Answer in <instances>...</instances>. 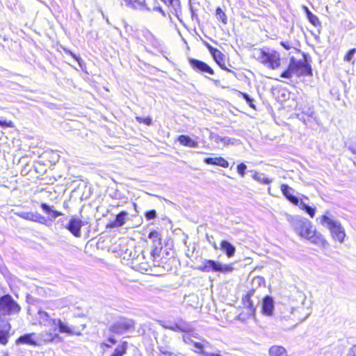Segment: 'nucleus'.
<instances>
[{
    "instance_id": "a211bd4d",
    "label": "nucleus",
    "mask_w": 356,
    "mask_h": 356,
    "mask_svg": "<svg viewBox=\"0 0 356 356\" xmlns=\"http://www.w3.org/2000/svg\"><path fill=\"white\" fill-rule=\"evenodd\" d=\"M4 324L0 329V343L6 345L8 342L9 332L11 329V325L8 322H3Z\"/></svg>"
},
{
    "instance_id": "58836bf2",
    "label": "nucleus",
    "mask_w": 356,
    "mask_h": 356,
    "mask_svg": "<svg viewBox=\"0 0 356 356\" xmlns=\"http://www.w3.org/2000/svg\"><path fill=\"white\" fill-rule=\"evenodd\" d=\"M247 169V166L245 163H241L237 165V172L238 173L243 177L245 174V170Z\"/></svg>"
},
{
    "instance_id": "0e129e2a",
    "label": "nucleus",
    "mask_w": 356,
    "mask_h": 356,
    "mask_svg": "<svg viewBox=\"0 0 356 356\" xmlns=\"http://www.w3.org/2000/svg\"><path fill=\"white\" fill-rule=\"evenodd\" d=\"M144 6V8H145V10H148V11H149V10H150V8H148L147 6Z\"/></svg>"
},
{
    "instance_id": "c9c22d12",
    "label": "nucleus",
    "mask_w": 356,
    "mask_h": 356,
    "mask_svg": "<svg viewBox=\"0 0 356 356\" xmlns=\"http://www.w3.org/2000/svg\"><path fill=\"white\" fill-rule=\"evenodd\" d=\"M309 22L314 25V26H318L321 25V22L317 16L314 15L312 13H309V15L307 17Z\"/></svg>"
},
{
    "instance_id": "8fccbe9b",
    "label": "nucleus",
    "mask_w": 356,
    "mask_h": 356,
    "mask_svg": "<svg viewBox=\"0 0 356 356\" xmlns=\"http://www.w3.org/2000/svg\"><path fill=\"white\" fill-rule=\"evenodd\" d=\"M348 149L353 154H356V146L350 145L348 147Z\"/></svg>"
},
{
    "instance_id": "6e6d98bb",
    "label": "nucleus",
    "mask_w": 356,
    "mask_h": 356,
    "mask_svg": "<svg viewBox=\"0 0 356 356\" xmlns=\"http://www.w3.org/2000/svg\"><path fill=\"white\" fill-rule=\"evenodd\" d=\"M206 77L207 78V76H206ZM208 79H209L211 81H212L216 86H218L220 85V80L219 79H211V78H209L208 77Z\"/></svg>"
},
{
    "instance_id": "f03ea898",
    "label": "nucleus",
    "mask_w": 356,
    "mask_h": 356,
    "mask_svg": "<svg viewBox=\"0 0 356 356\" xmlns=\"http://www.w3.org/2000/svg\"><path fill=\"white\" fill-rule=\"evenodd\" d=\"M312 74L311 65L304 54V59L297 60L293 56L290 58L289 64L286 70L281 74V77L291 79L293 75L296 77L309 76Z\"/></svg>"
},
{
    "instance_id": "c03bdc74",
    "label": "nucleus",
    "mask_w": 356,
    "mask_h": 356,
    "mask_svg": "<svg viewBox=\"0 0 356 356\" xmlns=\"http://www.w3.org/2000/svg\"><path fill=\"white\" fill-rule=\"evenodd\" d=\"M280 44L286 50H289L292 48L291 42L289 41H282Z\"/></svg>"
},
{
    "instance_id": "2f4dec72",
    "label": "nucleus",
    "mask_w": 356,
    "mask_h": 356,
    "mask_svg": "<svg viewBox=\"0 0 356 356\" xmlns=\"http://www.w3.org/2000/svg\"><path fill=\"white\" fill-rule=\"evenodd\" d=\"M160 325L165 329H168L174 332H180L177 324V321H175L174 323L160 321Z\"/></svg>"
},
{
    "instance_id": "680f3d73",
    "label": "nucleus",
    "mask_w": 356,
    "mask_h": 356,
    "mask_svg": "<svg viewBox=\"0 0 356 356\" xmlns=\"http://www.w3.org/2000/svg\"><path fill=\"white\" fill-rule=\"evenodd\" d=\"M136 2H138V4H140V5H143V2L145 1V0H136L135 1Z\"/></svg>"
},
{
    "instance_id": "aec40b11",
    "label": "nucleus",
    "mask_w": 356,
    "mask_h": 356,
    "mask_svg": "<svg viewBox=\"0 0 356 356\" xmlns=\"http://www.w3.org/2000/svg\"><path fill=\"white\" fill-rule=\"evenodd\" d=\"M178 141L184 146L196 148L198 147L197 141L194 140L188 135H181L178 137Z\"/></svg>"
},
{
    "instance_id": "a19ab883",
    "label": "nucleus",
    "mask_w": 356,
    "mask_h": 356,
    "mask_svg": "<svg viewBox=\"0 0 356 356\" xmlns=\"http://www.w3.org/2000/svg\"><path fill=\"white\" fill-rule=\"evenodd\" d=\"M0 126L3 127H13L14 124L12 121H6L0 120Z\"/></svg>"
},
{
    "instance_id": "473e14b6",
    "label": "nucleus",
    "mask_w": 356,
    "mask_h": 356,
    "mask_svg": "<svg viewBox=\"0 0 356 356\" xmlns=\"http://www.w3.org/2000/svg\"><path fill=\"white\" fill-rule=\"evenodd\" d=\"M216 16L218 20H220L223 24H226L227 22V16L222 10L218 7L216 10Z\"/></svg>"
},
{
    "instance_id": "dca6fc26",
    "label": "nucleus",
    "mask_w": 356,
    "mask_h": 356,
    "mask_svg": "<svg viewBox=\"0 0 356 356\" xmlns=\"http://www.w3.org/2000/svg\"><path fill=\"white\" fill-rule=\"evenodd\" d=\"M40 207L42 211L48 215V218L51 221L54 220L56 218L63 215L61 212L54 210V207H51L47 203H42Z\"/></svg>"
},
{
    "instance_id": "7ed1b4c3",
    "label": "nucleus",
    "mask_w": 356,
    "mask_h": 356,
    "mask_svg": "<svg viewBox=\"0 0 356 356\" xmlns=\"http://www.w3.org/2000/svg\"><path fill=\"white\" fill-rule=\"evenodd\" d=\"M22 307L19 303L8 293L0 296V321L8 322L12 317L17 316Z\"/></svg>"
},
{
    "instance_id": "f3484780",
    "label": "nucleus",
    "mask_w": 356,
    "mask_h": 356,
    "mask_svg": "<svg viewBox=\"0 0 356 356\" xmlns=\"http://www.w3.org/2000/svg\"><path fill=\"white\" fill-rule=\"evenodd\" d=\"M228 258L234 257L236 252V248L228 241L222 240L220 242V248Z\"/></svg>"
},
{
    "instance_id": "c85d7f7f",
    "label": "nucleus",
    "mask_w": 356,
    "mask_h": 356,
    "mask_svg": "<svg viewBox=\"0 0 356 356\" xmlns=\"http://www.w3.org/2000/svg\"><path fill=\"white\" fill-rule=\"evenodd\" d=\"M176 321L181 332H189L192 331L191 325L188 322H186L182 318H179Z\"/></svg>"
},
{
    "instance_id": "a18cd8bd",
    "label": "nucleus",
    "mask_w": 356,
    "mask_h": 356,
    "mask_svg": "<svg viewBox=\"0 0 356 356\" xmlns=\"http://www.w3.org/2000/svg\"><path fill=\"white\" fill-rule=\"evenodd\" d=\"M346 356H356V346L350 348Z\"/></svg>"
},
{
    "instance_id": "f704fd0d",
    "label": "nucleus",
    "mask_w": 356,
    "mask_h": 356,
    "mask_svg": "<svg viewBox=\"0 0 356 356\" xmlns=\"http://www.w3.org/2000/svg\"><path fill=\"white\" fill-rule=\"evenodd\" d=\"M252 284L253 286L259 287L265 284V279L261 276H257L252 279Z\"/></svg>"
},
{
    "instance_id": "c756f323",
    "label": "nucleus",
    "mask_w": 356,
    "mask_h": 356,
    "mask_svg": "<svg viewBox=\"0 0 356 356\" xmlns=\"http://www.w3.org/2000/svg\"><path fill=\"white\" fill-rule=\"evenodd\" d=\"M297 206H298L301 209L305 211L311 218L314 217L316 211L315 207H312L307 205L302 200H300V202L298 203Z\"/></svg>"
},
{
    "instance_id": "20e7f679",
    "label": "nucleus",
    "mask_w": 356,
    "mask_h": 356,
    "mask_svg": "<svg viewBox=\"0 0 356 356\" xmlns=\"http://www.w3.org/2000/svg\"><path fill=\"white\" fill-rule=\"evenodd\" d=\"M197 268L204 273L214 272L224 274L232 273L234 270L232 264H222L213 259H204Z\"/></svg>"
},
{
    "instance_id": "774afa93",
    "label": "nucleus",
    "mask_w": 356,
    "mask_h": 356,
    "mask_svg": "<svg viewBox=\"0 0 356 356\" xmlns=\"http://www.w3.org/2000/svg\"><path fill=\"white\" fill-rule=\"evenodd\" d=\"M208 48H209V51H211V48H213V47L209 44Z\"/></svg>"
},
{
    "instance_id": "603ef678",
    "label": "nucleus",
    "mask_w": 356,
    "mask_h": 356,
    "mask_svg": "<svg viewBox=\"0 0 356 356\" xmlns=\"http://www.w3.org/2000/svg\"><path fill=\"white\" fill-rule=\"evenodd\" d=\"M230 140L231 139L228 137H224L220 138V140L225 144H228L230 142Z\"/></svg>"
},
{
    "instance_id": "4be33fe9",
    "label": "nucleus",
    "mask_w": 356,
    "mask_h": 356,
    "mask_svg": "<svg viewBox=\"0 0 356 356\" xmlns=\"http://www.w3.org/2000/svg\"><path fill=\"white\" fill-rule=\"evenodd\" d=\"M140 259H144V256L142 255L140 257L138 255L136 259H134V260L132 261V268L134 270L142 273L147 272L149 269V265L145 262L139 263L138 261L140 260Z\"/></svg>"
},
{
    "instance_id": "5fc2aeb1",
    "label": "nucleus",
    "mask_w": 356,
    "mask_h": 356,
    "mask_svg": "<svg viewBox=\"0 0 356 356\" xmlns=\"http://www.w3.org/2000/svg\"><path fill=\"white\" fill-rule=\"evenodd\" d=\"M146 35H145L147 39L151 40L154 38V35L152 34V33L149 31L145 32Z\"/></svg>"
},
{
    "instance_id": "5701e85b",
    "label": "nucleus",
    "mask_w": 356,
    "mask_h": 356,
    "mask_svg": "<svg viewBox=\"0 0 356 356\" xmlns=\"http://www.w3.org/2000/svg\"><path fill=\"white\" fill-rule=\"evenodd\" d=\"M39 323L40 325H43L44 326H52V321L54 318H51L47 312L39 310L38 312Z\"/></svg>"
},
{
    "instance_id": "de8ad7c7",
    "label": "nucleus",
    "mask_w": 356,
    "mask_h": 356,
    "mask_svg": "<svg viewBox=\"0 0 356 356\" xmlns=\"http://www.w3.org/2000/svg\"><path fill=\"white\" fill-rule=\"evenodd\" d=\"M153 10L158 11V12L161 13L163 16H164V17L165 16V12L163 11V10L160 6H155L153 8Z\"/></svg>"
},
{
    "instance_id": "6ab92c4d",
    "label": "nucleus",
    "mask_w": 356,
    "mask_h": 356,
    "mask_svg": "<svg viewBox=\"0 0 356 356\" xmlns=\"http://www.w3.org/2000/svg\"><path fill=\"white\" fill-rule=\"evenodd\" d=\"M204 162L209 165H218V166H221L223 168H227L229 166L228 161L222 157L205 158L204 159Z\"/></svg>"
},
{
    "instance_id": "ddd939ff",
    "label": "nucleus",
    "mask_w": 356,
    "mask_h": 356,
    "mask_svg": "<svg viewBox=\"0 0 356 356\" xmlns=\"http://www.w3.org/2000/svg\"><path fill=\"white\" fill-rule=\"evenodd\" d=\"M262 313L268 316H270L274 311V300L270 296H266L262 300L261 305Z\"/></svg>"
},
{
    "instance_id": "bb28decb",
    "label": "nucleus",
    "mask_w": 356,
    "mask_h": 356,
    "mask_svg": "<svg viewBox=\"0 0 356 356\" xmlns=\"http://www.w3.org/2000/svg\"><path fill=\"white\" fill-rule=\"evenodd\" d=\"M254 289H251L248 294L243 298V301L244 305L250 309V312H254L255 308L254 307V304L252 301L251 300V297L254 293Z\"/></svg>"
},
{
    "instance_id": "412c9836",
    "label": "nucleus",
    "mask_w": 356,
    "mask_h": 356,
    "mask_svg": "<svg viewBox=\"0 0 356 356\" xmlns=\"http://www.w3.org/2000/svg\"><path fill=\"white\" fill-rule=\"evenodd\" d=\"M303 307L301 308H291L290 309V314L293 316V318H291L293 322H295L293 326H296L297 324H298L300 322H302L305 321L309 316V314H307L305 316L302 317L300 315V310H302Z\"/></svg>"
},
{
    "instance_id": "a878e982",
    "label": "nucleus",
    "mask_w": 356,
    "mask_h": 356,
    "mask_svg": "<svg viewBox=\"0 0 356 356\" xmlns=\"http://www.w3.org/2000/svg\"><path fill=\"white\" fill-rule=\"evenodd\" d=\"M286 350L285 348L281 346H273L268 350L270 356H286Z\"/></svg>"
},
{
    "instance_id": "f257e3e1",
    "label": "nucleus",
    "mask_w": 356,
    "mask_h": 356,
    "mask_svg": "<svg viewBox=\"0 0 356 356\" xmlns=\"http://www.w3.org/2000/svg\"><path fill=\"white\" fill-rule=\"evenodd\" d=\"M288 220L295 232L300 237L305 238L314 244H319L323 241L322 235L316 233V230L313 229L312 222L307 218L295 216H290Z\"/></svg>"
},
{
    "instance_id": "4d7b16f0",
    "label": "nucleus",
    "mask_w": 356,
    "mask_h": 356,
    "mask_svg": "<svg viewBox=\"0 0 356 356\" xmlns=\"http://www.w3.org/2000/svg\"><path fill=\"white\" fill-rule=\"evenodd\" d=\"M308 117H312L314 114V111L312 109L309 108L307 111L305 113Z\"/></svg>"
},
{
    "instance_id": "9d476101",
    "label": "nucleus",
    "mask_w": 356,
    "mask_h": 356,
    "mask_svg": "<svg viewBox=\"0 0 356 356\" xmlns=\"http://www.w3.org/2000/svg\"><path fill=\"white\" fill-rule=\"evenodd\" d=\"M84 222L76 218H72L66 226V228L75 236H81V228L84 225Z\"/></svg>"
},
{
    "instance_id": "49530a36",
    "label": "nucleus",
    "mask_w": 356,
    "mask_h": 356,
    "mask_svg": "<svg viewBox=\"0 0 356 356\" xmlns=\"http://www.w3.org/2000/svg\"><path fill=\"white\" fill-rule=\"evenodd\" d=\"M149 238H158L159 236V233L156 231H153V232H151L149 234Z\"/></svg>"
},
{
    "instance_id": "0eeeda50",
    "label": "nucleus",
    "mask_w": 356,
    "mask_h": 356,
    "mask_svg": "<svg viewBox=\"0 0 356 356\" xmlns=\"http://www.w3.org/2000/svg\"><path fill=\"white\" fill-rule=\"evenodd\" d=\"M259 60L271 69L277 68L280 65V54L277 51H260Z\"/></svg>"
},
{
    "instance_id": "338daca9",
    "label": "nucleus",
    "mask_w": 356,
    "mask_h": 356,
    "mask_svg": "<svg viewBox=\"0 0 356 356\" xmlns=\"http://www.w3.org/2000/svg\"><path fill=\"white\" fill-rule=\"evenodd\" d=\"M106 22L107 24H110L109 20H108V18L106 19Z\"/></svg>"
},
{
    "instance_id": "39448f33",
    "label": "nucleus",
    "mask_w": 356,
    "mask_h": 356,
    "mask_svg": "<svg viewBox=\"0 0 356 356\" xmlns=\"http://www.w3.org/2000/svg\"><path fill=\"white\" fill-rule=\"evenodd\" d=\"M320 222L330 229L334 239L340 243L344 241L346 236L345 230L339 221L333 220L324 215L320 218Z\"/></svg>"
},
{
    "instance_id": "37998d69",
    "label": "nucleus",
    "mask_w": 356,
    "mask_h": 356,
    "mask_svg": "<svg viewBox=\"0 0 356 356\" xmlns=\"http://www.w3.org/2000/svg\"><path fill=\"white\" fill-rule=\"evenodd\" d=\"M207 239L208 242L212 245V247L215 250H218L219 248L218 247L217 244L216 243V242L212 241V240H213V236H209V235H207Z\"/></svg>"
},
{
    "instance_id": "9b49d317",
    "label": "nucleus",
    "mask_w": 356,
    "mask_h": 356,
    "mask_svg": "<svg viewBox=\"0 0 356 356\" xmlns=\"http://www.w3.org/2000/svg\"><path fill=\"white\" fill-rule=\"evenodd\" d=\"M211 54L216 62V63L220 66V67L224 70H226L232 74H235V72L227 68L225 65V59L224 54H222L220 51L216 48H211Z\"/></svg>"
},
{
    "instance_id": "3c124183",
    "label": "nucleus",
    "mask_w": 356,
    "mask_h": 356,
    "mask_svg": "<svg viewBox=\"0 0 356 356\" xmlns=\"http://www.w3.org/2000/svg\"><path fill=\"white\" fill-rule=\"evenodd\" d=\"M108 341L112 343V344H115L117 343V341L115 340V339L113 337V336H110L108 338Z\"/></svg>"
},
{
    "instance_id": "7c9ffc66",
    "label": "nucleus",
    "mask_w": 356,
    "mask_h": 356,
    "mask_svg": "<svg viewBox=\"0 0 356 356\" xmlns=\"http://www.w3.org/2000/svg\"><path fill=\"white\" fill-rule=\"evenodd\" d=\"M252 178L261 184H268L272 182V179L266 177L263 173L254 172Z\"/></svg>"
},
{
    "instance_id": "864d4df0",
    "label": "nucleus",
    "mask_w": 356,
    "mask_h": 356,
    "mask_svg": "<svg viewBox=\"0 0 356 356\" xmlns=\"http://www.w3.org/2000/svg\"><path fill=\"white\" fill-rule=\"evenodd\" d=\"M71 55L74 58L76 61L79 63V65H81V62L83 61L80 58L77 57L75 54L71 53Z\"/></svg>"
},
{
    "instance_id": "e2e57ef3",
    "label": "nucleus",
    "mask_w": 356,
    "mask_h": 356,
    "mask_svg": "<svg viewBox=\"0 0 356 356\" xmlns=\"http://www.w3.org/2000/svg\"><path fill=\"white\" fill-rule=\"evenodd\" d=\"M281 318H282V319H284V320H287V318H286V316H281Z\"/></svg>"
},
{
    "instance_id": "79ce46f5",
    "label": "nucleus",
    "mask_w": 356,
    "mask_h": 356,
    "mask_svg": "<svg viewBox=\"0 0 356 356\" xmlns=\"http://www.w3.org/2000/svg\"><path fill=\"white\" fill-rule=\"evenodd\" d=\"M195 348H197L200 352H201L203 355L206 351H203V345L200 342L191 341Z\"/></svg>"
},
{
    "instance_id": "423d86ee",
    "label": "nucleus",
    "mask_w": 356,
    "mask_h": 356,
    "mask_svg": "<svg viewBox=\"0 0 356 356\" xmlns=\"http://www.w3.org/2000/svg\"><path fill=\"white\" fill-rule=\"evenodd\" d=\"M134 326L135 322L134 320L121 317L109 326L108 330L113 334H122L126 332L134 330Z\"/></svg>"
},
{
    "instance_id": "09e8293b",
    "label": "nucleus",
    "mask_w": 356,
    "mask_h": 356,
    "mask_svg": "<svg viewBox=\"0 0 356 356\" xmlns=\"http://www.w3.org/2000/svg\"><path fill=\"white\" fill-rule=\"evenodd\" d=\"M121 5L129 6L131 3V0H120Z\"/></svg>"
},
{
    "instance_id": "69168bd1",
    "label": "nucleus",
    "mask_w": 356,
    "mask_h": 356,
    "mask_svg": "<svg viewBox=\"0 0 356 356\" xmlns=\"http://www.w3.org/2000/svg\"><path fill=\"white\" fill-rule=\"evenodd\" d=\"M300 119L301 120H302V121H303V122H304L305 124H306V120H305V119H304L303 118H300Z\"/></svg>"
},
{
    "instance_id": "72a5a7b5",
    "label": "nucleus",
    "mask_w": 356,
    "mask_h": 356,
    "mask_svg": "<svg viewBox=\"0 0 356 356\" xmlns=\"http://www.w3.org/2000/svg\"><path fill=\"white\" fill-rule=\"evenodd\" d=\"M240 96L245 100L247 104L253 109H256L255 105L254 104V99L247 93L239 92Z\"/></svg>"
},
{
    "instance_id": "6e6552de",
    "label": "nucleus",
    "mask_w": 356,
    "mask_h": 356,
    "mask_svg": "<svg viewBox=\"0 0 356 356\" xmlns=\"http://www.w3.org/2000/svg\"><path fill=\"white\" fill-rule=\"evenodd\" d=\"M189 63L196 72L209 74L210 75L215 74L214 70L209 65L202 60L195 58H190Z\"/></svg>"
},
{
    "instance_id": "f8f14e48",
    "label": "nucleus",
    "mask_w": 356,
    "mask_h": 356,
    "mask_svg": "<svg viewBox=\"0 0 356 356\" xmlns=\"http://www.w3.org/2000/svg\"><path fill=\"white\" fill-rule=\"evenodd\" d=\"M281 191L286 199L293 204L298 205V203L300 202V199L293 195L294 190L289 185L285 184H282Z\"/></svg>"
},
{
    "instance_id": "052dcab7",
    "label": "nucleus",
    "mask_w": 356,
    "mask_h": 356,
    "mask_svg": "<svg viewBox=\"0 0 356 356\" xmlns=\"http://www.w3.org/2000/svg\"><path fill=\"white\" fill-rule=\"evenodd\" d=\"M100 346H101L102 348V347H106V348H111V345H109L108 343H105V342H102V343H101Z\"/></svg>"
},
{
    "instance_id": "4c0bfd02",
    "label": "nucleus",
    "mask_w": 356,
    "mask_h": 356,
    "mask_svg": "<svg viewBox=\"0 0 356 356\" xmlns=\"http://www.w3.org/2000/svg\"><path fill=\"white\" fill-rule=\"evenodd\" d=\"M355 53H356V49L353 48V49H350L348 51V53L346 54V56H344L343 60L347 62L351 61V60L353 59Z\"/></svg>"
},
{
    "instance_id": "4468645a",
    "label": "nucleus",
    "mask_w": 356,
    "mask_h": 356,
    "mask_svg": "<svg viewBox=\"0 0 356 356\" xmlns=\"http://www.w3.org/2000/svg\"><path fill=\"white\" fill-rule=\"evenodd\" d=\"M52 326H57L60 333H66L70 335L75 334L80 336L81 332L74 331L72 328L65 324L60 319H54L52 321Z\"/></svg>"
},
{
    "instance_id": "2eb2a0df",
    "label": "nucleus",
    "mask_w": 356,
    "mask_h": 356,
    "mask_svg": "<svg viewBox=\"0 0 356 356\" xmlns=\"http://www.w3.org/2000/svg\"><path fill=\"white\" fill-rule=\"evenodd\" d=\"M56 330V327H55L53 330H49V331L46 333L40 334L41 339L45 343H51L56 341H61V337L59 336L58 333L55 332Z\"/></svg>"
},
{
    "instance_id": "393cba45",
    "label": "nucleus",
    "mask_w": 356,
    "mask_h": 356,
    "mask_svg": "<svg viewBox=\"0 0 356 356\" xmlns=\"http://www.w3.org/2000/svg\"><path fill=\"white\" fill-rule=\"evenodd\" d=\"M35 335V333L26 334L22 336H20L17 340L16 343H22V344H29L36 346L38 345L37 342L33 339V336Z\"/></svg>"
},
{
    "instance_id": "b1692460",
    "label": "nucleus",
    "mask_w": 356,
    "mask_h": 356,
    "mask_svg": "<svg viewBox=\"0 0 356 356\" xmlns=\"http://www.w3.org/2000/svg\"><path fill=\"white\" fill-rule=\"evenodd\" d=\"M128 213L125 211L120 212L116 215L114 221L111 222V227H118L124 225Z\"/></svg>"
},
{
    "instance_id": "13d9d810",
    "label": "nucleus",
    "mask_w": 356,
    "mask_h": 356,
    "mask_svg": "<svg viewBox=\"0 0 356 356\" xmlns=\"http://www.w3.org/2000/svg\"><path fill=\"white\" fill-rule=\"evenodd\" d=\"M190 10H191V13L192 17H194L195 16L197 17V15L195 13V10H194L193 7L191 5H190Z\"/></svg>"
},
{
    "instance_id": "bf43d9fd",
    "label": "nucleus",
    "mask_w": 356,
    "mask_h": 356,
    "mask_svg": "<svg viewBox=\"0 0 356 356\" xmlns=\"http://www.w3.org/2000/svg\"><path fill=\"white\" fill-rule=\"evenodd\" d=\"M303 10L307 17L309 15V13H312V12L309 10V8L307 6H303Z\"/></svg>"
},
{
    "instance_id": "cd10ccee",
    "label": "nucleus",
    "mask_w": 356,
    "mask_h": 356,
    "mask_svg": "<svg viewBox=\"0 0 356 356\" xmlns=\"http://www.w3.org/2000/svg\"><path fill=\"white\" fill-rule=\"evenodd\" d=\"M127 348L128 343L127 341H123L114 349V351L111 356H123L126 354Z\"/></svg>"
},
{
    "instance_id": "ea45409f",
    "label": "nucleus",
    "mask_w": 356,
    "mask_h": 356,
    "mask_svg": "<svg viewBox=\"0 0 356 356\" xmlns=\"http://www.w3.org/2000/svg\"><path fill=\"white\" fill-rule=\"evenodd\" d=\"M145 216L146 219L148 220H154L156 218V211L154 209L147 211L145 213Z\"/></svg>"
},
{
    "instance_id": "1a4fd4ad",
    "label": "nucleus",
    "mask_w": 356,
    "mask_h": 356,
    "mask_svg": "<svg viewBox=\"0 0 356 356\" xmlns=\"http://www.w3.org/2000/svg\"><path fill=\"white\" fill-rule=\"evenodd\" d=\"M16 214L23 219L37 222L41 224L45 225L47 222V218L38 212L20 211L16 213Z\"/></svg>"
},
{
    "instance_id": "e433bc0d",
    "label": "nucleus",
    "mask_w": 356,
    "mask_h": 356,
    "mask_svg": "<svg viewBox=\"0 0 356 356\" xmlns=\"http://www.w3.org/2000/svg\"><path fill=\"white\" fill-rule=\"evenodd\" d=\"M136 120L138 123H143L148 126L151 125L152 123V119L150 117L144 118L142 117L136 116Z\"/></svg>"
}]
</instances>
